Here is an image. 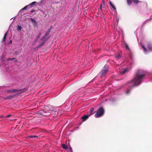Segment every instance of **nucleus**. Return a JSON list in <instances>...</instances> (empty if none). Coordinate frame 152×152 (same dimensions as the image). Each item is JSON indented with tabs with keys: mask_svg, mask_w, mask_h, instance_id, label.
Listing matches in <instances>:
<instances>
[{
	"mask_svg": "<svg viewBox=\"0 0 152 152\" xmlns=\"http://www.w3.org/2000/svg\"><path fill=\"white\" fill-rule=\"evenodd\" d=\"M145 72L142 70H138L136 74L135 77L133 79L128 82V84H129L131 86H134L138 85L142 81L143 78L145 77Z\"/></svg>",
	"mask_w": 152,
	"mask_h": 152,
	"instance_id": "obj_1",
	"label": "nucleus"
},
{
	"mask_svg": "<svg viewBox=\"0 0 152 152\" xmlns=\"http://www.w3.org/2000/svg\"><path fill=\"white\" fill-rule=\"evenodd\" d=\"M4 58V56H3L1 59V60L2 62H4V61H5V60L6 61H6V62L7 63H8L9 65H5V67H6V70H7V71H8V69H9V68H10V66H11V65L10 64V63H12V61L13 60H14L15 59V58H9L7 60V59H4L3 60V59Z\"/></svg>",
	"mask_w": 152,
	"mask_h": 152,
	"instance_id": "obj_2",
	"label": "nucleus"
},
{
	"mask_svg": "<svg viewBox=\"0 0 152 152\" xmlns=\"http://www.w3.org/2000/svg\"><path fill=\"white\" fill-rule=\"evenodd\" d=\"M104 111L103 108L100 107L98 110L95 116L96 118H99L102 116L104 114Z\"/></svg>",
	"mask_w": 152,
	"mask_h": 152,
	"instance_id": "obj_3",
	"label": "nucleus"
},
{
	"mask_svg": "<svg viewBox=\"0 0 152 152\" xmlns=\"http://www.w3.org/2000/svg\"><path fill=\"white\" fill-rule=\"evenodd\" d=\"M109 70L108 66L107 65H105L101 71L99 73V75L100 76L102 77L106 75L107 72Z\"/></svg>",
	"mask_w": 152,
	"mask_h": 152,
	"instance_id": "obj_4",
	"label": "nucleus"
},
{
	"mask_svg": "<svg viewBox=\"0 0 152 152\" xmlns=\"http://www.w3.org/2000/svg\"><path fill=\"white\" fill-rule=\"evenodd\" d=\"M141 46L144 52L146 53H148V51H152V45L149 44H148V49H146L143 45L141 44Z\"/></svg>",
	"mask_w": 152,
	"mask_h": 152,
	"instance_id": "obj_5",
	"label": "nucleus"
},
{
	"mask_svg": "<svg viewBox=\"0 0 152 152\" xmlns=\"http://www.w3.org/2000/svg\"><path fill=\"white\" fill-rule=\"evenodd\" d=\"M49 109H48V107H47L46 108V109L47 110H45L44 112H46L48 113H51L52 112L54 111L55 112H56V108L53 107L52 106H50L49 107Z\"/></svg>",
	"mask_w": 152,
	"mask_h": 152,
	"instance_id": "obj_6",
	"label": "nucleus"
},
{
	"mask_svg": "<svg viewBox=\"0 0 152 152\" xmlns=\"http://www.w3.org/2000/svg\"><path fill=\"white\" fill-rule=\"evenodd\" d=\"M132 1L134 3L137 4L139 2L138 0H127V4L129 5H130L132 4Z\"/></svg>",
	"mask_w": 152,
	"mask_h": 152,
	"instance_id": "obj_7",
	"label": "nucleus"
},
{
	"mask_svg": "<svg viewBox=\"0 0 152 152\" xmlns=\"http://www.w3.org/2000/svg\"><path fill=\"white\" fill-rule=\"evenodd\" d=\"M129 68H127L126 69H123L121 71H119V72H120L121 74L124 75L129 71Z\"/></svg>",
	"mask_w": 152,
	"mask_h": 152,
	"instance_id": "obj_8",
	"label": "nucleus"
},
{
	"mask_svg": "<svg viewBox=\"0 0 152 152\" xmlns=\"http://www.w3.org/2000/svg\"><path fill=\"white\" fill-rule=\"evenodd\" d=\"M51 31V29H48L47 31L46 32L45 34V36L43 37L41 39V40L43 41L44 39H45L47 36V35L49 34L50 32Z\"/></svg>",
	"mask_w": 152,
	"mask_h": 152,
	"instance_id": "obj_9",
	"label": "nucleus"
},
{
	"mask_svg": "<svg viewBox=\"0 0 152 152\" xmlns=\"http://www.w3.org/2000/svg\"><path fill=\"white\" fill-rule=\"evenodd\" d=\"M30 20L32 22V23L34 26H37V22L35 20L32 18H30Z\"/></svg>",
	"mask_w": 152,
	"mask_h": 152,
	"instance_id": "obj_10",
	"label": "nucleus"
},
{
	"mask_svg": "<svg viewBox=\"0 0 152 152\" xmlns=\"http://www.w3.org/2000/svg\"><path fill=\"white\" fill-rule=\"evenodd\" d=\"M89 116H90L88 114L84 115V116L82 117V119H83V121H84L88 119Z\"/></svg>",
	"mask_w": 152,
	"mask_h": 152,
	"instance_id": "obj_11",
	"label": "nucleus"
},
{
	"mask_svg": "<svg viewBox=\"0 0 152 152\" xmlns=\"http://www.w3.org/2000/svg\"><path fill=\"white\" fill-rule=\"evenodd\" d=\"M18 91V89H12V90H8L7 91V92L8 93L11 92H15Z\"/></svg>",
	"mask_w": 152,
	"mask_h": 152,
	"instance_id": "obj_12",
	"label": "nucleus"
},
{
	"mask_svg": "<svg viewBox=\"0 0 152 152\" xmlns=\"http://www.w3.org/2000/svg\"><path fill=\"white\" fill-rule=\"evenodd\" d=\"M94 109L93 108H91L90 109V113L88 114L90 116H91V115L93 114L94 113Z\"/></svg>",
	"mask_w": 152,
	"mask_h": 152,
	"instance_id": "obj_13",
	"label": "nucleus"
},
{
	"mask_svg": "<svg viewBox=\"0 0 152 152\" xmlns=\"http://www.w3.org/2000/svg\"><path fill=\"white\" fill-rule=\"evenodd\" d=\"M7 32L4 35V37L3 38V39H2V42H4L5 41V40H6V36L7 35Z\"/></svg>",
	"mask_w": 152,
	"mask_h": 152,
	"instance_id": "obj_14",
	"label": "nucleus"
},
{
	"mask_svg": "<svg viewBox=\"0 0 152 152\" xmlns=\"http://www.w3.org/2000/svg\"><path fill=\"white\" fill-rule=\"evenodd\" d=\"M124 44L125 45V49L128 50H130V48L128 45L126 44L125 42H124Z\"/></svg>",
	"mask_w": 152,
	"mask_h": 152,
	"instance_id": "obj_15",
	"label": "nucleus"
},
{
	"mask_svg": "<svg viewBox=\"0 0 152 152\" xmlns=\"http://www.w3.org/2000/svg\"><path fill=\"white\" fill-rule=\"evenodd\" d=\"M110 4L111 7H112V8L114 10H116V8H115V7H114V6L113 4L112 3L111 1H110Z\"/></svg>",
	"mask_w": 152,
	"mask_h": 152,
	"instance_id": "obj_16",
	"label": "nucleus"
},
{
	"mask_svg": "<svg viewBox=\"0 0 152 152\" xmlns=\"http://www.w3.org/2000/svg\"><path fill=\"white\" fill-rule=\"evenodd\" d=\"M41 41L42 42V43H41V44H40L38 45V47H40L43 45V44H44V43L45 41V39H44L43 41L41 40Z\"/></svg>",
	"mask_w": 152,
	"mask_h": 152,
	"instance_id": "obj_17",
	"label": "nucleus"
},
{
	"mask_svg": "<svg viewBox=\"0 0 152 152\" xmlns=\"http://www.w3.org/2000/svg\"><path fill=\"white\" fill-rule=\"evenodd\" d=\"M41 41L42 42V43H41V44H40L38 45V47H40L43 45V44H44V43L45 41V39H44L43 41L41 40Z\"/></svg>",
	"mask_w": 152,
	"mask_h": 152,
	"instance_id": "obj_18",
	"label": "nucleus"
},
{
	"mask_svg": "<svg viewBox=\"0 0 152 152\" xmlns=\"http://www.w3.org/2000/svg\"><path fill=\"white\" fill-rule=\"evenodd\" d=\"M37 2L36 1H34L29 4L28 5H29V7H31L33 5H34Z\"/></svg>",
	"mask_w": 152,
	"mask_h": 152,
	"instance_id": "obj_19",
	"label": "nucleus"
},
{
	"mask_svg": "<svg viewBox=\"0 0 152 152\" xmlns=\"http://www.w3.org/2000/svg\"><path fill=\"white\" fill-rule=\"evenodd\" d=\"M62 148L64 149H67L68 148L67 147L65 144H63L62 145Z\"/></svg>",
	"mask_w": 152,
	"mask_h": 152,
	"instance_id": "obj_20",
	"label": "nucleus"
},
{
	"mask_svg": "<svg viewBox=\"0 0 152 152\" xmlns=\"http://www.w3.org/2000/svg\"><path fill=\"white\" fill-rule=\"evenodd\" d=\"M22 27L21 26L19 25H18L17 28V30L18 31H20L22 29Z\"/></svg>",
	"mask_w": 152,
	"mask_h": 152,
	"instance_id": "obj_21",
	"label": "nucleus"
},
{
	"mask_svg": "<svg viewBox=\"0 0 152 152\" xmlns=\"http://www.w3.org/2000/svg\"><path fill=\"white\" fill-rule=\"evenodd\" d=\"M29 7V5H26V6H25L22 9H21L20 10L21 11V10H25L27 8V7Z\"/></svg>",
	"mask_w": 152,
	"mask_h": 152,
	"instance_id": "obj_22",
	"label": "nucleus"
},
{
	"mask_svg": "<svg viewBox=\"0 0 152 152\" xmlns=\"http://www.w3.org/2000/svg\"><path fill=\"white\" fill-rule=\"evenodd\" d=\"M129 92H130V89H127V91H126L125 92V93L126 94H129Z\"/></svg>",
	"mask_w": 152,
	"mask_h": 152,
	"instance_id": "obj_23",
	"label": "nucleus"
},
{
	"mask_svg": "<svg viewBox=\"0 0 152 152\" xmlns=\"http://www.w3.org/2000/svg\"><path fill=\"white\" fill-rule=\"evenodd\" d=\"M120 57V56L119 54H117L115 56V58L116 59H118Z\"/></svg>",
	"mask_w": 152,
	"mask_h": 152,
	"instance_id": "obj_24",
	"label": "nucleus"
},
{
	"mask_svg": "<svg viewBox=\"0 0 152 152\" xmlns=\"http://www.w3.org/2000/svg\"><path fill=\"white\" fill-rule=\"evenodd\" d=\"M11 115V114H9V115H7L6 116H5V117L6 118H8V117H10Z\"/></svg>",
	"mask_w": 152,
	"mask_h": 152,
	"instance_id": "obj_25",
	"label": "nucleus"
},
{
	"mask_svg": "<svg viewBox=\"0 0 152 152\" xmlns=\"http://www.w3.org/2000/svg\"><path fill=\"white\" fill-rule=\"evenodd\" d=\"M30 137H31V138H33V137H37V136H30Z\"/></svg>",
	"mask_w": 152,
	"mask_h": 152,
	"instance_id": "obj_26",
	"label": "nucleus"
},
{
	"mask_svg": "<svg viewBox=\"0 0 152 152\" xmlns=\"http://www.w3.org/2000/svg\"><path fill=\"white\" fill-rule=\"evenodd\" d=\"M70 151L71 152H72V148L70 146Z\"/></svg>",
	"mask_w": 152,
	"mask_h": 152,
	"instance_id": "obj_27",
	"label": "nucleus"
},
{
	"mask_svg": "<svg viewBox=\"0 0 152 152\" xmlns=\"http://www.w3.org/2000/svg\"><path fill=\"white\" fill-rule=\"evenodd\" d=\"M102 4H101L100 5V9L102 10Z\"/></svg>",
	"mask_w": 152,
	"mask_h": 152,
	"instance_id": "obj_28",
	"label": "nucleus"
},
{
	"mask_svg": "<svg viewBox=\"0 0 152 152\" xmlns=\"http://www.w3.org/2000/svg\"><path fill=\"white\" fill-rule=\"evenodd\" d=\"M12 43V40H11L10 41L9 43V44H11Z\"/></svg>",
	"mask_w": 152,
	"mask_h": 152,
	"instance_id": "obj_29",
	"label": "nucleus"
},
{
	"mask_svg": "<svg viewBox=\"0 0 152 152\" xmlns=\"http://www.w3.org/2000/svg\"><path fill=\"white\" fill-rule=\"evenodd\" d=\"M53 26H50V28L49 29H51V30Z\"/></svg>",
	"mask_w": 152,
	"mask_h": 152,
	"instance_id": "obj_30",
	"label": "nucleus"
},
{
	"mask_svg": "<svg viewBox=\"0 0 152 152\" xmlns=\"http://www.w3.org/2000/svg\"><path fill=\"white\" fill-rule=\"evenodd\" d=\"M40 36H39V35H38V36L37 37V38H39L40 37Z\"/></svg>",
	"mask_w": 152,
	"mask_h": 152,
	"instance_id": "obj_31",
	"label": "nucleus"
},
{
	"mask_svg": "<svg viewBox=\"0 0 152 152\" xmlns=\"http://www.w3.org/2000/svg\"><path fill=\"white\" fill-rule=\"evenodd\" d=\"M38 35H39V36H40L41 35V32H40L39 33V34Z\"/></svg>",
	"mask_w": 152,
	"mask_h": 152,
	"instance_id": "obj_32",
	"label": "nucleus"
},
{
	"mask_svg": "<svg viewBox=\"0 0 152 152\" xmlns=\"http://www.w3.org/2000/svg\"><path fill=\"white\" fill-rule=\"evenodd\" d=\"M116 20L117 21V22H118V19L116 18Z\"/></svg>",
	"mask_w": 152,
	"mask_h": 152,
	"instance_id": "obj_33",
	"label": "nucleus"
},
{
	"mask_svg": "<svg viewBox=\"0 0 152 152\" xmlns=\"http://www.w3.org/2000/svg\"><path fill=\"white\" fill-rule=\"evenodd\" d=\"M34 12V10H33L31 11V12Z\"/></svg>",
	"mask_w": 152,
	"mask_h": 152,
	"instance_id": "obj_34",
	"label": "nucleus"
},
{
	"mask_svg": "<svg viewBox=\"0 0 152 152\" xmlns=\"http://www.w3.org/2000/svg\"><path fill=\"white\" fill-rule=\"evenodd\" d=\"M0 117L1 118H3V117H4V116L3 115H1Z\"/></svg>",
	"mask_w": 152,
	"mask_h": 152,
	"instance_id": "obj_35",
	"label": "nucleus"
},
{
	"mask_svg": "<svg viewBox=\"0 0 152 152\" xmlns=\"http://www.w3.org/2000/svg\"><path fill=\"white\" fill-rule=\"evenodd\" d=\"M120 32H122V30H121L120 29Z\"/></svg>",
	"mask_w": 152,
	"mask_h": 152,
	"instance_id": "obj_36",
	"label": "nucleus"
},
{
	"mask_svg": "<svg viewBox=\"0 0 152 152\" xmlns=\"http://www.w3.org/2000/svg\"><path fill=\"white\" fill-rule=\"evenodd\" d=\"M17 60H15L14 61V62H17Z\"/></svg>",
	"mask_w": 152,
	"mask_h": 152,
	"instance_id": "obj_37",
	"label": "nucleus"
},
{
	"mask_svg": "<svg viewBox=\"0 0 152 152\" xmlns=\"http://www.w3.org/2000/svg\"><path fill=\"white\" fill-rule=\"evenodd\" d=\"M116 30H118V29H117V27H116Z\"/></svg>",
	"mask_w": 152,
	"mask_h": 152,
	"instance_id": "obj_38",
	"label": "nucleus"
},
{
	"mask_svg": "<svg viewBox=\"0 0 152 152\" xmlns=\"http://www.w3.org/2000/svg\"><path fill=\"white\" fill-rule=\"evenodd\" d=\"M116 25H117L118 24V23H116Z\"/></svg>",
	"mask_w": 152,
	"mask_h": 152,
	"instance_id": "obj_39",
	"label": "nucleus"
},
{
	"mask_svg": "<svg viewBox=\"0 0 152 152\" xmlns=\"http://www.w3.org/2000/svg\"><path fill=\"white\" fill-rule=\"evenodd\" d=\"M151 17L152 18V15L151 16Z\"/></svg>",
	"mask_w": 152,
	"mask_h": 152,
	"instance_id": "obj_40",
	"label": "nucleus"
}]
</instances>
